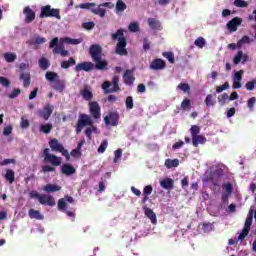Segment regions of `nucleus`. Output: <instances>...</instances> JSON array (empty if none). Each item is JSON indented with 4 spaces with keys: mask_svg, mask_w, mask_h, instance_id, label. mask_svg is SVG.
I'll use <instances>...</instances> for the list:
<instances>
[{
    "mask_svg": "<svg viewBox=\"0 0 256 256\" xmlns=\"http://www.w3.org/2000/svg\"><path fill=\"white\" fill-rule=\"evenodd\" d=\"M82 26L84 29L91 31V29H93V27H95V23L94 22H85L82 24Z\"/></svg>",
    "mask_w": 256,
    "mask_h": 256,
    "instance_id": "63",
    "label": "nucleus"
},
{
    "mask_svg": "<svg viewBox=\"0 0 256 256\" xmlns=\"http://www.w3.org/2000/svg\"><path fill=\"white\" fill-rule=\"evenodd\" d=\"M89 53L92 57V61H98L101 58L103 53V48L99 44H93L90 46Z\"/></svg>",
    "mask_w": 256,
    "mask_h": 256,
    "instance_id": "12",
    "label": "nucleus"
},
{
    "mask_svg": "<svg viewBox=\"0 0 256 256\" xmlns=\"http://www.w3.org/2000/svg\"><path fill=\"white\" fill-rule=\"evenodd\" d=\"M178 89L184 93H188V91H191V86L188 83H181L178 85Z\"/></svg>",
    "mask_w": 256,
    "mask_h": 256,
    "instance_id": "54",
    "label": "nucleus"
},
{
    "mask_svg": "<svg viewBox=\"0 0 256 256\" xmlns=\"http://www.w3.org/2000/svg\"><path fill=\"white\" fill-rule=\"evenodd\" d=\"M190 133L193 137H197V135H199V133H201V128L197 125H192L190 128Z\"/></svg>",
    "mask_w": 256,
    "mask_h": 256,
    "instance_id": "46",
    "label": "nucleus"
},
{
    "mask_svg": "<svg viewBox=\"0 0 256 256\" xmlns=\"http://www.w3.org/2000/svg\"><path fill=\"white\" fill-rule=\"evenodd\" d=\"M55 17V19L61 20V11L58 8H51V5H46L41 8L40 18Z\"/></svg>",
    "mask_w": 256,
    "mask_h": 256,
    "instance_id": "5",
    "label": "nucleus"
},
{
    "mask_svg": "<svg viewBox=\"0 0 256 256\" xmlns=\"http://www.w3.org/2000/svg\"><path fill=\"white\" fill-rule=\"evenodd\" d=\"M70 155L71 157H81V150L79 149H73L71 152H70Z\"/></svg>",
    "mask_w": 256,
    "mask_h": 256,
    "instance_id": "64",
    "label": "nucleus"
},
{
    "mask_svg": "<svg viewBox=\"0 0 256 256\" xmlns=\"http://www.w3.org/2000/svg\"><path fill=\"white\" fill-rule=\"evenodd\" d=\"M53 109H55L53 107V105L46 104L43 107V109H39L36 112V115H38V117H40V119H43L44 121H49V117H51V115H53Z\"/></svg>",
    "mask_w": 256,
    "mask_h": 256,
    "instance_id": "8",
    "label": "nucleus"
},
{
    "mask_svg": "<svg viewBox=\"0 0 256 256\" xmlns=\"http://www.w3.org/2000/svg\"><path fill=\"white\" fill-rule=\"evenodd\" d=\"M80 95L85 99V101H91V99H93V92L87 88L82 89L80 91Z\"/></svg>",
    "mask_w": 256,
    "mask_h": 256,
    "instance_id": "31",
    "label": "nucleus"
},
{
    "mask_svg": "<svg viewBox=\"0 0 256 256\" xmlns=\"http://www.w3.org/2000/svg\"><path fill=\"white\" fill-rule=\"evenodd\" d=\"M95 3H81L79 5L76 6V9H87L88 11H91V9H97V8H93L95 7Z\"/></svg>",
    "mask_w": 256,
    "mask_h": 256,
    "instance_id": "40",
    "label": "nucleus"
},
{
    "mask_svg": "<svg viewBox=\"0 0 256 256\" xmlns=\"http://www.w3.org/2000/svg\"><path fill=\"white\" fill-rule=\"evenodd\" d=\"M102 89L105 91V93H117V91H120L121 88H119V76H114L112 78V83L105 81L102 84Z\"/></svg>",
    "mask_w": 256,
    "mask_h": 256,
    "instance_id": "6",
    "label": "nucleus"
},
{
    "mask_svg": "<svg viewBox=\"0 0 256 256\" xmlns=\"http://www.w3.org/2000/svg\"><path fill=\"white\" fill-rule=\"evenodd\" d=\"M231 195H233V184L231 182L222 184L221 203H223V205L229 204V197H231Z\"/></svg>",
    "mask_w": 256,
    "mask_h": 256,
    "instance_id": "7",
    "label": "nucleus"
},
{
    "mask_svg": "<svg viewBox=\"0 0 256 256\" xmlns=\"http://www.w3.org/2000/svg\"><path fill=\"white\" fill-rule=\"evenodd\" d=\"M207 143V138L203 135H197L192 138L193 147H199V145H205Z\"/></svg>",
    "mask_w": 256,
    "mask_h": 256,
    "instance_id": "24",
    "label": "nucleus"
},
{
    "mask_svg": "<svg viewBox=\"0 0 256 256\" xmlns=\"http://www.w3.org/2000/svg\"><path fill=\"white\" fill-rule=\"evenodd\" d=\"M166 67L167 63L161 58L154 59L150 64V69L153 71H162V69H165Z\"/></svg>",
    "mask_w": 256,
    "mask_h": 256,
    "instance_id": "14",
    "label": "nucleus"
},
{
    "mask_svg": "<svg viewBox=\"0 0 256 256\" xmlns=\"http://www.w3.org/2000/svg\"><path fill=\"white\" fill-rule=\"evenodd\" d=\"M19 79L23 81V87H25V89L31 85V74L29 72L21 73Z\"/></svg>",
    "mask_w": 256,
    "mask_h": 256,
    "instance_id": "25",
    "label": "nucleus"
},
{
    "mask_svg": "<svg viewBox=\"0 0 256 256\" xmlns=\"http://www.w3.org/2000/svg\"><path fill=\"white\" fill-rule=\"evenodd\" d=\"M49 147L55 153H61L63 157H66L67 161L71 159V154H69V151L65 149V146H63V144H61L57 138H53L49 141Z\"/></svg>",
    "mask_w": 256,
    "mask_h": 256,
    "instance_id": "4",
    "label": "nucleus"
},
{
    "mask_svg": "<svg viewBox=\"0 0 256 256\" xmlns=\"http://www.w3.org/2000/svg\"><path fill=\"white\" fill-rule=\"evenodd\" d=\"M4 59L7 63H13L15 59H17V55L14 53L7 52L4 54Z\"/></svg>",
    "mask_w": 256,
    "mask_h": 256,
    "instance_id": "43",
    "label": "nucleus"
},
{
    "mask_svg": "<svg viewBox=\"0 0 256 256\" xmlns=\"http://www.w3.org/2000/svg\"><path fill=\"white\" fill-rule=\"evenodd\" d=\"M181 109L183 111H189L191 109V100L189 98H185L181 103Z\"/></svg>",
    "mask_w": 256,
    "mask_h": 256,
    "instance_id": "44",
    "label": "nucleus"
},
{
    "mask_svg": "<svg viewBox=\"0 0 256 256\" xmlns=\"http://www.w3.org/2000/svg\"><path fill=\"white\" fill-rule=\"evenodd\" d=\"M60 189L61 186L55 184H46L43 187V191H45V193H57V191H59Z\"/></svg>",
    "mask_w": 256,
    "mask_h": 256,
    "instance_id": "27",
    "label": "nucleus"
},
{
    "mask_svg": "<svg viewBox=\"0 0 256 256\" xmlns=\"http://www.w3.org/2000/svg\"><path fill=\"white\" fill-rule=\"evenodd\" d=\"M4 177L6 181L10 183V185L13 184V182L15 181V171H13L12 169L6 170V174Z\"/></svg>",
    "mask_w": 256,
    "mask_h": 256,
    "instance_id": "36",
    "label": "nucleus"
},
{
    "mask_svg": "<svg viewBox=\"0 0 256 256\" xmlns=\"http://www.w3.org/2000/svg\"><path fill=\"white\" fill-rule=\"evenodd\" d=\"M165 167L167 169H173V167H179V159H166Z\"/></svg>",
    "mask_w": 256,
    "mask_h": 256,
    "instance_id": "33",
    "label": "nucleus"
},
{
    "mask_svg": "<svg viewBox=\"0 0 256 256\" xmlns=\"http://www.w3.org/2000/svg\"><path fill=\"white\" fill-rule=\"evenodd\" d=\"M144 214L150 219L152 225H157V215L153 210L147 206L142 207Z\"/></svg>",
    "mask_w": 256,
    "mask_h": 256,
    "instance_id": "17",
    "label": "nucleus"
},
{
    "mask_svg": "<svg viewBox=\"0 0 256 256\" xmlns=\"http://www.w3.org/2000/svg\"><path fill=\"white\" fill-rule=\"evenodd\" d=\"M109 142L107 140H103L100 146L98 147V153H105Z\"/></svg>",
    "mask_w": 256,
    "mask_h": 256,
    "instance_id": "50",
    "label": "nucleus"
},
{
    "mask_svg": "<svg viewBox=\"0 0 256 256\" xmlns=\"http://www.w3.org/2000/svg\"><path fill=\"white\" fill-rule=\"evenodd\" d=\"M242 57H243V62L245 63V61H247V56H243V52L239 50L234 57V60H233L234 65H239V63H241Z\"/></svg>",
    "mask_w": 256,
    "mask_h": 256,
    "instance_id": "38",
    "label": "nucleus"
},
{
    "mask_svg": "<svg viewBox=\"0 0 256 256\" xmlns=\"http://www.w3.org/2000/svg\"><path fill=\"white\" fill-rule=\"evenodd\" d=\"M39 204L48 205V207H55V198L49 194H42Z\"/></svg>",
    "mask_w": 256,
    "mask_h": 256,
    "instance_id": "16",
    "label": "nucleus"
},
{
    "mask_svg": "<svg viewBox=\"0 0 256 256\" xmlns=\"http://www.w3.org/2000/svg\"><path fill=\"white\" fill-rule=\"evenodd\" d=\"M234 5L235 7H240V8L249 7V3H247V1H244V0H235Z\"/></svg>",
    "mask_w": 256,
    "mask_h": 256,
    "instance_id": "52",
    "label": "nucleus"
},
{
    "mask_svg": "<svg viewBox=\"0 0 256 256\" xmlns=\"http://www.w3.org/2000/svg\"><path fill=\"white\" fill-rule=\"evenodd\" d=\"M124 85H133L135 83V74L133 69H127L123 74Z\"/></svg>",
    "mask_w": 256,
    "mask_h": 256,
    "instance_id": "15",
    "label": "nucleus"
},
{
    "mask_svg": "<svg viewBox=\"0 0 256 256\" xmlns=\"http://www.w3.org/2000/svg\"><path fill=\"white\" fill-rule=\"evenodd\" d=\"M89 111L93 119H101V106H99V102H89Z\"/></svg>",
    "mask_w": 256,
    "mask_h": 256,
    "instance_id": "10",
    "label": "nucleus"
},
{
    "mask_svg": "<svg viewBox=\"0 0 256 256\" xmlns=\"http://www.w3.org/2000/svg\"><path fill=\"white\" fill-rule=\"evenodd\" d=\"M255 103H256V98L255 97H251L247 101V107H248V109H250V111H253V107H255Z\"/></svg>",
    "mask_w": 256,
    "mask_h": 256,
    "instance_id": "57",
    "label": "nucleus"
},
{
    "mask_svg": "<svg viewBox=\"0 0 256 256\" xmlns=\"http://www.w3.org/2000/svg\"><path fill=\"white\" fill-rule=\"evenodd\" d=\"M76 171L77 170L75 169V167H73V165H71V164H63L61 166V173L63 175H66L67 177H69L71 175H75Z\"/></svg>",
    "mask_w": 256,
    "mask_h": 256,
    "instance_id": "20",
    "label": "nucleus"
},
{
    "mask_svg": "<svg viewBox=\"0 0 256 256\" xmlns=\"http://www.w3.org/2000/svg\"><path fill=\"white\" fill-rule=\"evenodd\" d=\"M128 29L132 33H137V31H139V23H137V22L130 23L128 26Z\"/></svg>",
    "mask_w": 256,
    "mask_h": 256,
    "instance_id": "51",
    "label": "nucleus"
},
{
    "mask_svg": "<svg viewBox=\"0 0 256 256\" xmlns=\"http://www.w3.org/2000/svg\"><path fill=\"white\" fill-rule=\"evenodd\" d=\"M227 101H229V94L223 93L222 95L218 96V103L223 107V105L227 104Z\"/></svg>",
    "mask_w": 256,
    "mask_h": 256,
    "instance_id": "42",
    "label": "nucleus"
},
{
    "mask_svg": "<svg viewBox=\"0 0 256 256\" xmlns=\"http://www.w3.org/2000/svg\"><path fill=\"white\" fill-rule=\"evenodd\" d=\"M160 185L163 189H166L167 191H171L175 187V182L171 178H165L160 181Z\"/></svg>",
    "mask_w": 256,
    "mask_h": 256,
    "instance_id": "21",
    "label": "nucleus"
},
{
    "mask_svg": "<svg viewBox=\"0 0 256 256\" xmlns=\"http://www.w3.org/2000/svg\"><path fill=\"white\" fill-rule=\"evenodd\" d=\"M104 7H107L108 9H113V7H115V4H113L112 2L102 3L98 5L96 9H91V13H93L94 15H99V17L103 18L107 13V10H105Z\"/></svg>",
    "mask_w": 256,
    "mask_h": 256,
    "instance_id": "9",
    "label": "nucleus"
},
{
    "mask_svg": "<svg viewBox=\"0 0 256 256\" xmlns=\"http://www.w3.org/2000/svg\"><path fill=\"white\" fill-rule=\"evenodd\" d=\"M38 63H39V67H41L43 71H47L51 66V63L45 57L40 58Z\"/></svg>",
    "mask_w": 256,
    "mask_h": 256,
    "instance_id": "34",
    "label": "nucleus"
},
{
    "mask_svg": "<svg viewBox=\"0 0 256 256\" xmlns=\"http://www.w3.org/2000/svg\"><path fill=\"white\" fill-rule=\"evenodd\" d=\"M54 55H61V57H69V51L65 50V46L63 44L58 45L52 50Z\"/></svg>",
    "mask_w": 256,
    "mask_h": 256,
    "instance_id": "22",
    "label": "nucleus"
},
{
    "mask_svg": "<svg viewBox=\"0 0 256 256\" xmlns=\"http://www.w3.org/2000/svg\"><path fill=\"white\" fill-rule=\"evenodd\" d=\"M44 163H51L52 165H44L42 166V173H53L55 171V167H59L62 163L61 157L49 153V148H45L43 150Z\"/></svg>",
    "mask_w": 256,
    "mask_h": 256,
    "instance_id": "2",
    "label": "nucleus"
},
{
    "mask_svg": "<svg viewBox=\"0 0 256 256\" xmlns=\"http://www.w3.org/2000/svg\"><path fill=\"white\" fill-rule=\"evenodd\" d=\"M29 217L30 219H37L38 221L43 220V216L39 210L30 209L29 210Z\"/></svg>",
    "mask_w": 256,
    "mask_h": 256,
    "instance_id": "32",
    "label": "nucleus"
},
{
    "mask_svg": "<svg viewBox=\"0 0 256 256\" xmlns=\"http://www.w3.org/2000/svg\"><path fill=\"white\" fill-rule=\"evenodd\" d=\"M243 70L237 71L234 74V81H242L243 80Z\"/></svg>",
    "mask_w": 256,
    "mask_h": 256,
    "instance_id": "59",
    "label": "nucleus"
},
{
    "mask_svg": "<svg viewBox=\"0 0 256 256\" xmlns=\"http://www.w3.org/2000/svg\"><path fill=\"white\" fill-rule=\"evenodd\" d=\"M83 127H87L85 130L87 139H91V135H93V133H97V126L93 124V119L87 114L79 115L78 121L76 123V133H81V131H83Z\"/></svg>",
    "mask_w": 256,
    "mask_h": 256,
    "instance_id": "1",
    "label": "nucleus"
},
{
    "mask_svg": "<svg viewBox=\"0 0 256 256\" xmlns=\"http://www.w3.org/2000/svg\"><path fill=\"white\" fill-rule=\"evenodd\" d=\"M29 125H30L29 120L25 118V116H22L20 121L21 129H29Z\"/></svg>",
    "mask_w": 256,
    "mask_h": 256,
    "instance_id": "47",
    "label": "nucleus"
},
{
    "mask_svg": "<svg viewBox=\"0 0 256 256\" xmlns=\"http://www.w3.org/2000/svg\"><path fill=\"white\" fill-rule=\"evenodd\" d=\"M125 9H127V4H125V2H123V0H118L116 3L117 13H123V11H125Z\"/></svg>",
    "mask_w": 256,
    "mask_h": 256,
    "instance_id": "39",
    "label": "nucleus"
},
{
    "mask_svg": "<svg viewBox=\"0 0 256 256\" xmlns=\"http://www.w3.org/2000/svg\"><path fill=\"white\" fill-rule=\"evenodd\" d=\"M39 131L41 133H44L45 135H49L51 131H53V124L47 123V124H42L40 125Z\"/></svg>",
    "mask_w": 256,
    "mask_h": 256,
    "instance_id": "30",
    "label": "nucleus"
},
{
    "mask_svg": "<svg viewBox=\"0 0 256 256\" xmlns=\"http://www.w3.org/2000/svg\"><path fill=\"white\" fill-rule=\"evenodd\" d=\"M143 49L144 51H149L151 49V41L148 38L143 39Z\"/></svg>",
    "mask_w": 256,
    "mask_h": 256,
    "instance_id": "58",
    "label": "nucleus"
},
{
    "mask_svg": "<svg viewBox=\"0 0 256 256\" xmlns=\"http://www.w3.org/2000/svg\"><path fill=\"white\" fill-rule=\"evenodd\" d=\"M205 43V38L199 37L195 40L194 45H196V47H199V49H203Z\"/></svg>",
    "mask_w": 256,
    "mask_h": 256,
    "instance_id": "49",
    "label": "nucleus"
},
{
    "mask_svg": "<svg viewBox=\"0 0 256 256\" xmlns=\"http://www.w3.org/2000/svg\"><path fill=\"white\" fill-rule=\"evenodd\" d=\"M43 43H47V39L41 36H37L31 40V45H43Z\"/></svg>",
    "mask_w": 256,
    "mask_h": 256,
    "instance_id": "41",
    "label": "nucleus"
},
{
    "mask_svg": "<svg viewBox=\"0 0 256 256\" xmlns=\"http://www.w3.org/2000/svg\"><path fill=\"white\" fill-rule=\"evenodd\" d=\"M153 193V186L152 185H147L143 189V194L144 195H151Z\"/></svg>",
    "mask_w": 256,
    "mask_h": 256,
    "instance_id": "62",
    "label": "nucleus"
},
{
    "mask_svg": "<svg viewBox=\"0 0 256 256\" xmlns=\"http://www.w3.org/2000/svg\"><path fill=\"white\" fill-rule=\"evenodd\" d=\"M23 14L25 15V23H33V21H35V11H33L31 7H25Z\"/></svg>",
    "mask_w": 256,
    "mask_h": 256,
    "instance_id": "18",
    "label": "nucleus"
},
{
    "mask_svg": "<svg viewBox=\"0 0 256 256\" xmlns=\"http://www.w3.org/2000/svg\"><path fill=\"white\" fill-rule=\"evenodd\" d=\"M123 28H120L116 31V33L111 34L113 41H118L116 44L115 53L116 55H120L121 57L128 55L127 52V38H125Z\"/></svg>",
    "mask_w": 256,
    "mask_h": 256,
    "instance_id": "3",
    "label": "nucleus"
},
{
    "mask_svg": "<svg viewBox=\"0 0 256 256\" xmlns=\"http://www.w3.org/2000/svg\"><path fill=\"white\" fill-rule=\"evenodd\" d=\"M58 209L59 211H66L67 209V203L65 202V198L58 200Z\"/></svg>",
    "mask_w": 256,
    "mask_h": 256,
    "instance_id": "53",
    "label": "nucleus"
},
{
    "mask_svg": "<svg viewBox=\"0 0 256 256\" xmlns=\"http://www.w3.org/2000/svg\"><path fill=\"white\" fill-rule=\"evenodd\" d=\"M242 43H251V39L249 38V36H243L238 42L237 45L238 47H241Z\"/></svg>",
    "mask_w": 256,
    "mask_h": 256,
    "instance_id": "61",
    "label": "nucleus"
},
{
    "mask_svg": "<svg viewBox=\"0 0 256 256\" xmlns=\"http://www.w3.org/2000/svg\"><path fill=\"white\" fill-rule=\"evenodd\" d=\"M126 109H133L135 105L133 104V96H128L125 101Z\"/></svg>",
    "mask_w": 256,
    "mask_h": 256,
    "instance_id": "48",
    "label": "nucleus"
},
{
    "mask_svg": "<svg viewBox=\"0 0 256 256\" xmlns=\"http://www.w3.org/2000/svg\"><path fill=\"white\" fill-rule=\"evenodd\" d=\"M0 84L3 85V87H10L11 82L9 81V79L0 76Z\"/></svg>",
    "mask_w": 256,
    "mask_h": 256,
    "instance_id": "60",
    "label": "nucleus"
},
{
    "mask_svg": "<svg viewBox=\"0 0 256 256\" xmlns=\"http://www.w3.org/2000/svg\"><path fill=\"white\" fill-rule=\"evenodd\" d=\"M162 55L169 63H175V54H173V52H163Z\"/></svg>",
    "mask_w": 256,
    "mask_h": 256,
    "instance_id": "45",
    "label": "nucleus"
},
{
    "mask_svg": "<svg viewBox=\"0 0 256 256\" xmlns=\"http://www.w3.org/2000/svg\"><path fill=\"white\" fill-rule=\"evenodd\" d=\"M52 89L59 93H63V91H65V80L56 79L52 85Z\"/></svg>",
    "mask_w": 256,
    "mask_h": 256,
    "instance_id": "23",
    "label": "nucleus"
},
{
    "mask_svg": "<svg viewBox=\"0 0 256 256\" xmlns=\"http://www.w3.org/2000/svg\"><path fill=\"white\" fill-rule=\"evenodd\" d=\"M227 89H229V82H225L223 85L217 86L216 93H223V91H225Z\"/></svg>",
    "mask_w": 256,
    "mask_h": 256,
    "instance_id": "55",
    "label": "nucleus"
},
{
    "mask_svg": "<svg viewBox=\"0 0 256 256\" xmlns=\"http://www.w3.org/2000/svg\"><path fill=\"white\" fill-rule=\"evenodd\" d=\"M105 125H111V127H117L119 125V114L117 112H110L104 117Z\"/></svg>",
    "mask_w": 256,
    "mask_h": 256,
    "instance_id": "11",
    "label": "nucleus"
},
{
    "mask_svg": "<svg viewBox=\"0 0 256 256\" xmlns=\"http://www.w3.org/2000/svg\"><path fill=\"white\" fill-rule=\"evenodd\" d=\"M76 73H79V71H93V63L92 62H82L75 66Z\"/></svg>",
    "mask_w": 256,
    "mask_h": 256,
    "instance_id": "19",
    "label": "nucleus"
},
{
    "mask_svg": "<svg viewBox=\"0 0 256 256\" xmlns=\"http://www.w3.org/2000/svg\"><path fill=\"white\" fill-rule=\"evenodd\" d=\"M76 64L75 58L71 57L69 60H64L61 62L62 69H69V67H73Z\"/></svg>",
    "mask_w": 256,
    "mask_h": 256,
    "instance_id": "35",
    "label": "nucleus"
},
{
    "mask_svg": "<svg viewBox=\"0 0 256 256\" xmlns=\"http://www.w3.org/2000/svg\"><path fill=\"white\" fill-rule=\"evenodd\" d=\"M45 77L47 81L54 83L56 79H59V74H57V72L48 71L46 72Z\"/></svg>",
    "mask_w": 256,
    "mask_h": 256,
    "instance_id": "37",
    "label": "nucleus"
},
{
    "mask_svg": "<svg viewBox=\"0 0 256 256\" xmlns=\"http://www.w3.org/2000/svg\"><path fill=\"white\" fill-rule=\"evenodd\" d=\"M217 94H208L205 98L206 107H213L217 103Z\"/></svg>",
    "mask_w": 256,
    "mask_h": 256,
    "instance_id": "26",
    "label": "nucleus"
},
{
    "mask_svg": "<svg viewBox=\"0 0 256 256\" xmlns=\"http://www.w3.org/2000/svg\"><path fill=\"white\" fill-rule=\"evenodd\" d=\"M95 63V68L98 69L99 71H103L105 67H107L108 63L107 60H103L102 57L98 58V60H93Z\"/></svg>",
    "mask_w": 256,
    "mask_h": 256,
    "instance_id": "28",
    "label": "nucleus"
},
{
    "mask_svg": "<svg viewBox=\"0 0 256 256\" xmlns=\"http://www.w3.org/2000/svg\"><path fill=\"white\" fill-rule=\"evenodd\" d=\"M241 23H243V19L239 17H234L226 24V27L230 31V33H235V31L239 29V25H241Z\"/></svg>",
    "mask_w": 256,
    "mask_h": 256,
    "instance_id": "13",
    "label": "nucleus"
},
{
    "mask_svg": "<svg viewBox=\"0 0 256 256\" xmlns=\"http://www.w3.org/2000/svg\"><path fill=\"white\" fill-rule=\"evenodd\" d=\"M21 95V89H14L9 95V99H15L16 97H19Z\"/></svg>",
    "mask_w": 256,
    "mask_h": 256,
    "instance_id": "56",
    "label": "nucleus"
},
{
    "mask_svg": "<svg viewBox=\"0 0 256 256\" xmlns=\"http://www.w3.org/2000/svg\"><path fill=\"white\" fill-rule=\"evenodd\" d=\"M148 25L154 30L160 31L161 29V22L155 18H148Z\"/></svg>",
    "mask_w": 256,
    "mask_h": 256,
    "instance_id": "29",
    "label": "nucleus"
}]
</instances>
